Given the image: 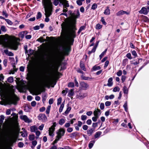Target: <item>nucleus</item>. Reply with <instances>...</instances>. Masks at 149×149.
Instances as JSON below:
<instances>
[{"label": "nucleus", "instance_id": "62", "mask_svg": "<svg viewBox=\"0 0 149 149\" xmlns=\"http://www.w3.org/2000/svg\"><path fill=\"white\" fill-rule=\"evenodd\" d=\"M24 143L21 142H19L18 143V146L19 147H23L24 146Z\"/></svg>", "mask_w": 149, "mask_h": 149}, {"label": "nucleus", "instance_id": "59", "mask_svg": "<svg viewBox=\"0 0 149 149\" xmlns=\"http://www.w3.org/2000/svg\"><path fill=\"white\" fill-rule=\"evenodd\" d=\"M6 21L9 25H11L13 24L12 22L8 19H6Z\"/></svg>", "mask_w": 149, "mask_h": 149}, {"label": "nucleus", "instance_id": "64", "mask_svg": "<svg viewBox=\"0 0 149 149\" xmlns=\"http://www.w3.org/2000/svg\"><path fill=\"white\" fill-rule=\"evenodd\" d=\"M132 54L135 57H136L137 56V53L135 50L132 51Z\"/></svg>", "mask_w": 149, "mask_h": 149}, {"label": "nucleus", "instance_id": "30", "mask_svg": "<svg viewBox=\"0 0 149 149\" xmlns=\"http://www.w3.org/2000/svg\"><path fill=\"white\" fill-rule=\"evenodd\" d=\"M80 65L81 68L84 71H86V69L85 67L84 64L83 63H82L81 61L80 62Z\"/></svg>", "mask_w": 149, "mask_h": 149}, {"label": "nucleus", "instance_id": "43", "mask_svg": "<svg viewBox=\"0 0 149 149\" xmlns=\"http://www.w3.org/2000/svg\"><path fill=\"white\" fill-rule=\"evenodd\" d=\"M42 17V14L40 12H38L36 16V19H38Z\"/></svg>", "mask_w": 149, "mask_h": 149}, {"label": "nucleus", "instance_id": "51", "mask_svg": "<svg viewBox=\"0 0 149 149\" xmlns=\"http://www.w3.org/2000/svg\"><path fill=\"white\" fill-rule=\"evenodd\" d=\"M62 99L61 97H60L58 98L57 100V105H59L61 104V102Z\"/></svg>", "mask_w": 149, "mask_h": 149}, {"label": "nucleus", "instance_id": "56", "mask_svg": "<svg viewBox=\"0 0 149 149\" xmlns=\"http://www.w3.org/2000/svg\"><path fill=\"white\" fill-rule=\"evenodd\" d=\"M87 117L86 115H82L81 117V118L82 120H85L87 119Z\"/></svg>", "mask_w": 149, "mask_h": 149}, {"label": "nucleus", "instance_id": "60", "mask_svg": "<svg viewBox=\"0 0 149 149\" xmlns=\"http://www.w3.org/2000/svg\"><path fill=\"white\" fill-rule=\"evenodd\" d=\"M7 59H5L3 61V64L6 67L7 65Z\"/></svg>", "mask_w": 149, "mask_h": 149}, {"label": "nucleus", "instance_id": "53", "mask_svg": "<svg viewBox=\"0 0 149 149\" xmlns=\"http://www.w3.org/2000/svg\"><path fill=\"white\" fill-rule=\"evenodd\" d=\"M74 84L73 82H70L68 84V87L72 88L74 87Z\"/></svg>", "mask_w": 149, "mask_h": 149}, {"label": "nucleus", "instance_id": "27", "mask_svg": "<svg viewBox=\"0 0 149 149\" xmlns=\"http://www.w3.org/2000/svg\"><path fill=\"white\" fill-rule=\"evenodd\" d=\"M52 83V81L51 80H48L45 82L44 84L46 85H51Z\"/></svg>", "mask_w": 149, "mask_h": 149}, {"label": "nucleus", "instance_id": "10", "mask_svg": "<svg viewBox=\"0 0 149 149\" xmlns=\"http://www.w3.org/2000/svg\"><path fill=\"white\" fill-rule=\"evenodd\" d=\"M20 118L24 121L25 122L30 123L31 122L26 115H22L20 116Z\"/></svg>", "mask_w": 149, "mask_h": 149}, {"label": "nucleus", "instance_id": "18", "mask_svg": "<svg viewBox=\"0 0 149 149\" xmlns=\"http://www.w3.org/2000/svg\"><path fill=\"white\" fill-rule=\"evenodd\" d=\"M113 78L112 77H110L108 80L107 86L109 87H111L113 85Z\"/></svg>", "mask_w": 149, "mask_h": 149}, {"label": "nucleus", "instance_id": "40", "mask_svg": "<svg viewBox=\"0 0 149 149\" xmlns=\"http://www.w3.org/2000/svg\"><path fill=\"white\" fill-rule=\"evenodd\" d=\"M51 107V106H48L47 107L46 110V113L47 114H48L49 113Z\"/></svg>", "mask_w": 149, "mask_h": 149}, {"label": "nucleus", "instance_id": "36", "mask_svg": "<svg viewBox=\"0 0 149 149\" xmlns=\"http://www.w3.org/2000/svg\"><path fill=\"white\" fill-rule=\"evenodd\" d=\"M123 91L124 94H127L128 93V89L125 86H124L123 87Z\"/></svg>", "mask_w": 149, "mask_h": 149}, {"label": "nucleus", "instance_id": "14", "mask_svg": "<svg viewBox=\"0 0 149 149\" xmlns=\"http://www.w3.org/2000/svg\"><path fill=\"white\" fill-rule=\"evenodd\" d=\"M82 124V123L80 121H78L77 123L75 124L74 125L76 130L77 131L79 130V127H81Z\"/></svg>", "mask_w": 149, "mask_h": 149}, {"label": "nucleus", "instance_id": "44", "mask_svg": "<svg viewBox=\"0 0 149 149\" xmlns=\"http://www.w3.org/2000/svg\"><path fill=\"white\" fill-rule=\"evenodd\" d=\"M68 91V89L67 88H66L65 90H63L62 91V94L63 95L65 96L66 95V94H67Z\"/></svg>", "mask_w": 149, "mask_h": 149}, {"label": "nucleus", "instance_id": "54", "mask_svg": "<svg viewBox=\"0 0 149 149\" xmlns=\"http://www.w3.org/2000/svg\"><path fill=\"white\" fill-rule=\"evenodd\" d=\"M126 56L128 58H129L130 59H131L132 58L131 56V54L130 53H127V54Z\"/></svg>", "mask_w": 149, "mask_h": 149}, {"label": "nucleus", "instance_id": "28", "mask_svg": "<svg viewBox=\"0 0 149 149\" xmlns=\"http://www.w3.org/2000/svg\"><path fill=\"white\" fill-rule=\"evenodd\" d=\"M101 67L100 66L95 65L93 67L92 69L94 71L100 69Z\"/></svg>", "mask_w": 149, "mask_h": 149}, {"label": "nucleus", "instance_id": "45", "mask_svg": "<svg viewBox=\"0 0 149 149\" xmlns=\"http://www.w3.org/2000/svg\"><path fill=\"white\" fill-rule=\"evenodd\" d=\"M123 107L125 109V110L127 112L128 110L127 107V102H125L124 104L123 105Z\"/></svg>", "mask_w": 149, "mask_h": 149}, {"label": "nucleus", "instance_id": "63", "mask_svg": "<svg viewBox=\"0 0 149 149\" xmlns=\"http://www.w3.org/2000/svg\"><path fill=\"white\" fill-rule=\"evenodd\" d=\"M82 128L84 130H86L88 129V126L86 125H84L83 126Z\"/></svg>", "mask_w": 149, "mask_h": 149}, {"label": "nucleus", "instance_id": "24", "mask_svg": "<svg viewBox=\"0 0 149 149\" xmlns=\"http://www.w3.org/2000/svg\"><path fill=\"white\" fill-rule=\"evenodd\" d=\"M81 78L83 79L84 80H89L91 79H93V78L92 77H87L85 76L83 74L81 76Z\"/></svg>", "mask_w": 149, "mask_h": 149}, {"label": "nucleus", "instance_id": "21", "mask_svg": "<svg viewBox=\"0 0 149 149\" xmlns=\"http://www.w3.org/2000/svg\"><path fill=\"white\" fill-rule=\"evenodd\" d=\"M95 130V129L91 128L89 129L87 131V134L89 136L91 135Z\"/></svg>", "mask_w": 149, "mask_h": 149}, {"label": "nucleus", "instance_id": "16", "mask_svg": "<svg viewBox=\"0 0 149 149\" xmlns=\"http://www.w3.org/2000/svg\"><path fill=\"white\" fill-rule=\"evenodd\" d=\"M93 114L95 116L99 117L101 114V112L98 109H95L93 112Z\"/></svg>", "mask_w": 149, "mask_h": 149}, {"label": "nucleus", "instance_id": "7", "mask_svg": "<svg viewBox=\"0 0 149 149\" xmlns=\"http://www.w3.org/2000/svg\"><path fill=\"white\" fill-rule=\"evenodd\" d=\"M65 132V129L63 128H60L57 132V136L61 138V137L63 136Z\"/></svg>", "mask_w": 149, "mask_h": 149}, {"label": "nucleus", "instance_id": "22", "mask_svg": "<svg viewBox=\"0 0 149 149\" xmlns=\"http://www.w3.org/2000/svg\"><path fill=\"white\" fill-rule=\"evenodd\" d=\"M4 52L6 54L9 56H13L14 55V54L12 52L9 51L7 49L5 50Z\"/></svg>", "mask_w": 149, "mask_h": 149}, {"label": "nucleus", "instance_id": "50", "mask_svg": "<svg viewBox=\"0 0 149 149\" xmlns=\"http://www.w3.org/2000/svg\"><path fill=\"white\" fill-rule=\"evenodd\" d=\"M102 27V26L100 24H97L96 26V29H101Z\"/></svg>", "mask_w": 149, "mask_h": 149}, {"label": "nucleus", "instance_id": "2", "mask_svg": "<svg viewBox=\"0 0 149 149\" xmlns=\"http://www.w3.org/2000/svg\"><path fill=\"white\" fill-rule=\"evenodd\" d=\"M13 88L12 85L6 84L4 85L0 82V94L3 100L0 102L1 104H4V102L8 104H16L18 98L15 95Z\"/></svg>", "mask_w": 149, "mask_h": 149}, {"label": "nucleus", "instance_id": "39", "mask_svg": "<svg viewBox=\"0 0 149 149\" xmlns=\"http://www.w3.org/2000/svg\"><path fill=\"white\" fill-rule=\"evenodd\" d=\"M74 94V92L73 90L72 89L69 92L68 95L69 97H71Z\"/></svg>", "mask_w": 149, "mask_h": 149}, {"label": "nucleus", "instance_id": "49", "mask_svg": "<svg viewBox=\"0 0 149 149\" xmlns=\"http://www.w3.org/2000/svg\"><path fill=\"white\" fill-rule=\"evenodd\" d=\"M100 107L101 110H103L104 108V104L103 103H101L100 104Z\"/></svg>", "mask_w": 149, "mask_h": 149}, {"label": "nucleus", "instance_id": "15", "mask_svg": "<svg viewBox=\"0 0 149 149\" xmlns=\"http://www.w3.org/2000/svg\"><path fill=\"white\" fill-rule=\"evenodd\" d=\"M130 13L129 12H127L123 10H120L116 13V15L117 16H120L125 14L128 15Z\"/></svg>", "mask_w": 149, "mask_h": 149}, {"label": "nucleus", "instance_id": "29", "mask_svg": "<svg viewBox=\"0 0 149 149\" xmlns=\"http://www.w3.org/2000/svg\"><path fill=\"white\" fill-rule=\"evenodd\" d=\"M64 102H63L62 103V104L61 105V106L59 109V112L60 113L62 112L63 111V110L64 108Z\"/></svg>", "mask_w": 149, "mask_h": 149}, {"label": "nucleus", "instance_id": "42", "mask_svg": "<svg viewBox=\"0 0 149 149\" xmlns=\"http://www.w3.org/2000/svg\"><path fill=\"white\" fill-rule=\"evenodd\" d=\"M120 90V88L119 87L116 86L113 88V92H115L117 91H119Z\"/></svg>", "mask_w": 149, "mask_h": 149}, {"label": "nucleus", "instance_id": "47", "mask_svg": "<svg viewBox=\"0 0 149 149\" xmlns=\"http://www.w3.org/2000/svg\"><path fill=\"white\" fill-rule=\"evenodd\" d=\"M1 30L3 32H6L7 31V29L6 27L4 26H1Z\"/></svg>", "mask_w": 149, "mask_h": 149}, {"label": "nucleus", "instance_id": "20", "mask_svg": "<svg viewBox=\"0 0 149 149\" xmlns=\"http://www.w3.org/2000/svg\"><path fill=\"white\" fill-rule=\"evenodd\" d=\"M27 32L26 31L21 32L19 34V36L20 38H24V36L27 34Z\"/></svg>", "mask_w": 149, "mask_h": 149}, {"label": "nucleus", "instance_id": "1", "mask_svg": "<svg viewBox=\"0 0 149 149\" xmlns=\"http://www.w3.org/2000/svg\"><path fill=\"white\" fill-rule=\"evenodd\" d=\"M68 14L71 16L65 21V22L61 24L62 30L67 33L68 41L70 45H72L74 41V38L76 37L75 30V19L77 17V15L72 14V11L70 10Z\"/></svg>", "mask_w": 149, "mask_h": 149}, {"label": "nucleus", "instance_id": "26", "mask_svg": "<svg viewBox=\"0 0 149 149\" xmlns=\"http://www.w3.org/2000/svg\"><path fill=\"white\" fill-rule=\"evenodd\" d=\"M95 143V141L94 140L91 141L88 144V147L89 149H91L93 147Z\"/></svg>", "mask_w": 149, "mask_h": 149}, {"label": "nucleus", "instance_id": "5", "mask_svg": "<svg viewBox=\"0 0 149 149\" xmlns=\"http://www.w3.org/2000/svg\"><path fill=\"white\" fill-rule=\"evenodd\" d=\"M42 3L45 8V15L46 17L45 21L48 22L49 20L48 17L52 14V3L51 0H42Z\"/></svg>", "mask_w": 149, "mask_h": 149}, {"label": "nucleus", "instance_id": "55", "mask_svg": "<svg viewBox=\"0 0 149 149\" xmlns=\"http://www.w3.org/2000/svg\"><path fill=\"white\" fill-rule=\"evenodd\" d=\"M59 2V0H55L53 2V4L54 5L56 6L58 4Z\"/></svg>", "mask_w": 149, "mask_h": 149}, {"label": "nucleus", "instance_id": "38", "mask_svg": "<svg viewBox=\"0 0 149 149\" xmlns=\"http://www.w3.org/2000/svg\"><path fill=\"white\" fill-rule=\"evenodd\" d=\"M85 26H81L80 28L78 31V34H79L81 31H82L83 30H84L85 29Z\"/></svg>", "mask_w": 149, "mask_h": 149}, {"label": "nucleus", "instance_id": "33", "mask_svg": "<svg viewBox=\"0 0 149 149\" xmlns=\"http://www.w3.org/2000/svg\"><path fill=\"white\" fill-rule=\"evenodd\" d=\"M65 123V120L63 118L60 119L58 122L59 124L61 125H63Z\"/></svg>", "mask_w": 149, "mask_h": 149}, {"label": "nucleus", "instance_id": "48", "mask_svg": "<svg viewBox=\"0 0 149 149\" xmlns=\"http://www.w3.org/2000/svg\"><path fill=\"white\" fill-rule=\"evenodd\" d=\"M60 138L56 136V139L55 140L53 141V145H54L55 143H56L60 139Z\"/></svg>", "mask_w": 149, "mask_h": 149}, {"label": "nucleus", "instance_id": "3", "mask_svg": "<svg viewBox=\"0 0 149 149\" xmlns=\"http://www.w3.org/2000/svg\"><path fill=\"white\" fill-rule=\"evenodd\" d=\"M4 119L3 115L0 116V137L4 136L9 140L10 142H13L15 136L14 128L9 125L7 123H4L1 127L2 124Z\"/></svg>", "mask_w": 149, "mask_h": 149}, {"label": "nucleus", "instance_id": "35", "mask_svg": "<svg viewBox=\"0 0 149 149\" xmlns=\"http://www.w3.org/2000/svg\"><path fill=\"white\" fill-rule=\"evenodd\" d=\"M45 41V40L43 39L42 37H40L37 40V41L39 42H43Z\"/></svg>", "mask_w": 149, "mask_h": 149}, {"label": "nucleus", "instance_id": "9", "mask_svg": "<svg viewBox=\"0 0 149 149\" xmlns=\"http://www.w3.org/2000/svg\"><path fill=\"white\" fill-rule=\"evenodd\" d=\"M38 118L43 122H45L47 120V118L45 114H40L38 116Z\"/></svg>", "mask_w": 149, "mask_h": 149}, {"label": "nucleus", "instance_id": "23", "mask_svg": "<svg viewBox=\"0 0 149 149\" xmlns=\"http://www.w3.org/2000/svg\"><path fill=\"white\" fill-rule=\"evenodd\" d=\"M30 128L31 131L32 132H35L38 130V127L35 125L31 126Z\"/></svg>", "mask_w": 149, "mask_h": 149}, {"label": "nucleus", "instance_id": "19", "mask_svg": "<svg viewBox=\"0 0 149 149\" xmlns=\"http://www.w3.org/2000/svg\"><path fill=\"white\" fill-rule=\"evenodd\" d=\"M87 95L85 93H79V95L78 96V98L80 99H81L84 98Z\"/></svg>", "mask_w": 149, "mask_h": 149}, {"label": "nucleus", "instance_id": "57", "mask_svg": "<svg viewBox=\"0 0 149 149\" xmlns=\"http://www.w3.org/2000/svg\"><path fill=\"white\" fill-rule=\"evenodd\" d=\"M97 4H95V3H94L93 5L92 6V7H91V9L93 10H95L96 8H97Z\"/></svg>", "mask_w": 149, "mask_h": 149}, {"label": "nucleus", "instance_id": "37", "mask_svg": "<svg viewBox=\"0 0 149 149\" xmlns=\"http://www.w3.org/2000/svg\"><path fill=\"white\" fill-rule=\"evenodd\" d=\"M101 134L100 132H98L96 133L95 135V138L98 137Z\"/></svg>", "mask_w": 149, "mask_h": 149}, {"label": "nucleus", "instance_id": "41", "mask_svg": "<svg viewBox=\"0 0 149 149\" xmlns=\"http://www.w3.org/2000/svg\"><path fill=\"white\" fill-rule=\"evenodd\" d=\"M97 45L93 47V49H92L91 51H89V54H91L92 53L94 52H95V50H96V49L97 48Z\"/></svg>", "mask_w": 149, "mask_h": 149}, {"label": "nucleus", "instance_id": "32", "mask_svg": "<svg viewBox=\"0 0 149 149\" xmlns=\"http://www.w3.org/2000/svg\"><path fill=\"white\" fill-rule=\"evenodd\" d=\"M107 49H106L100 55L99 57L100 58V59H101L102 58L104 55L105 54L107 51Z\"/></svg>", "mask_w": 149, "mask_h": 149}, {"label": "nucleus", "instance_id": "31", "mask_svg": "<svg viewBox=\"0 0 149 149\" xmlns=\"http://www.w3.org/2000/svg\"><path fill=\"white\" fill-rule=\"evenodd\" d=\"M35 136L34 134H32L29 136V139L30 141L34 140L35 138Z\"/></svg>", "mask_w": 149, "mask_h": 149}, {"label": "nucleus", "instance_id": "58", "mask_svg": "<svg viewBox=\"0 0 149 149\" xmlns=\"http://www.w3.org/2000/svg\"><path fill=\"white\" fill-rule=\"evenodd\" d=\"M111 104V102L110 101H107L105 102V105L106 106L108 107L110 106Z\"/></svg>", "mask_w": 149, "mask_h": 149}, {"label": "nucleus", "instance_id": "13", "mask_svg": "<svg viewBox=\"0 0 149 149\" xmlns=\"http://www.w3.org/2000/svg\"><path fill=\"white\" fill-rule=\"evenodd\" d=\"M139 13L140 14L146 15L148 13V10L146 8L143 7L139 11Z\"/></svg>", "mask_w": 149, "mask_h": 149}, {"label": "nucleus", "instance_id": "6", "mask_svg": "<svg viewBox=\"0 0 149 149\" xmlns=\"http://www.w3.org/2000/svg\"><path fill=\"white\" fill-rule=\"evenodd\" d=\"M56 126V123L54 122L53 125L49 128V135L53 136L54 135V132L55 130V127Z\"/></svg>", "mask_w": 149, "mask_h": 149}, {"label": "nucleus", "instance_id": "25", "mask_svg": "<svg viewBox=\"0 0 149 149\" xmlns=\"http://www.w3.org/2000/svg\"><path fill=\"white\" fill-rule=\"evenodd\" d=\"M67 108L66 109V110L65 111V114H68L69 112L70 111L71 109V107H70L69 106V104H68L67 105Z\"/></svg>", "mask_w": 149, "mask_h": 149}, {"label": "nucleus", "instance_id": "11", "mask_svg": "<svg viewBox=\"0 0 149 149\" xmlns=\"http://www.w3.org/2000/svg\"><path fill=\"white\" fill-rule=\"evenodd\" d=\"M60 3L63 5V8H66L69 6V5L66 0H59Z\"/></svg>", "mask_w": 149, "mask_h": 149}, {"label": "nucleus", "instance_id": "46", "mask_svg": "<svg viewBox=\"0 0 149 149\" xmlns=\"http://www.w3.org/2000/svg\"><path fill=\"white\" fill-rule=\"evenodd\" d=\"M8 81L9 83H12L13 81V77H10L8 79Z\"/></svg>", "mask_w": 149, "mask_h": 149}, {"label": "nucleus", "instance_id": "34", "mask_svg": "<svg viewBox=\"0 0 149 149\" xmlns=\"http://www.w3.org/2000/svg\"><path fill=\"white\" fill-rule=\"evenodd\" d=\"M110 10L108 8H107L104 11V13L105 15H109L110 14Z\"/></svg>", "mask_w": 149, "mask_h": 149}, {"label": "nucleus", "instance_id": "12", "mask_svg": "<svg viewBox=\"0 0 149 149\" xmlns=\"http://www.w3.org/2000/svg\"><path fill=\"white\" fill-rule=\"evenodd\" d=\"M32 93L33 95H37L41 94V92L39 90L33 88L31 90Z\"/></svg>", "mask_w": 149, "mask_h": 149}, {"label": "nucleus", "instance_id": "8", "mask_svg": "<svg viewBox=\"0 0 149 149\" xmlns=\"http://www.w3.org/2000/svg\"><path fill=\"white\" fill-rule=\"evenodd\" d=\"M80 88L83 90H86L89 88L88 84L84 81H81L80 83Z\"/></svg>", "mask_w": 149, "mask_h": 149}, {"label": "nucleus", "instance_id": "52", "mask_svg": "<svg viewBox=\"0 0 149 149\" xmlns=\"http://www.w3.org/2000/svg\"><path fill=\"white\" fill-rule=\"evenodd\" d=\"M35 132L36 135V138L37 139L38 138L39 136L40 135V133L39 131L37 130Z\"/></svg>", "mask_w": 149, "mask_h": 149}, {"label": "nucleus", "instance_id": "4", "mask_svg": "<svg viewBox=\"0 0 149 149\" xmlns=\"http://www.w3.org/2000/svg\"><path fill=\"white\" fill-rule=\"evenodd\" d=\"M19 38L14 37L8 36L7 34L0 36V44L4 46L15 50L17 49L19 44Z\"/></svg>", "mask_w": 149, "mask_h": 149}, {"label": "nucleus", "instance_id": "17", "mask_svg": "<svg viewBox=\"0 0 149 149\" xmlns=\"http://www.w3.org/2000/svg\"><path fill=\"white\" fill-rule=\"evenodd\" d=\"M0 149H12L9 147L7 144H2L0 145Z\"/></svg>", "mask_w": 149, "mask_h": 149}, {"label": "nucleus", "instance_id": "61", "mask_svg": "<svg viewBox=\"0 0 149 149\" xmlns=\"http://www.w3.org/2000/svg\"><path fill=\"white\" fill-rule=\"evenodd\" d=\"M116 74L117 76H120L122 74V71L121 70H119L116 73Z\"/></svg>", "mask_w": 149, "mask_h": 149}]
</instances>
